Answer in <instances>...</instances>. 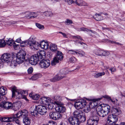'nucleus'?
<instances>
[{"label": "nucleus", "instance_id": "1", "mask_svg": "<svg viewBox=\"0 0 125 125\" xmlns=\"http://www.w3.org/2000/svg\"><path fill=\"white\" fill-rule=\"evenodd\" d=\"M39 44L36 41V38L34 35H32L27 40L22 42L20 44L21 47H24L27 46L31 49H37Z\"/></svg>", "mask_w": 125, "mask_h": 125}, {"label": "nucleus", "instance_id": "2", "mask_svg": "<svg viewBox=\"0 0 125 125\" xmlns=\"http://www.w3.org/2000/svg\"><path fill=\"white\" fill-rule=\"evenodd\" d=\"M45 52L44 51L37 52L36 54L31 56L29 59L30 63L32 65H36L40 60L45 57Z\"/></svg>", "mask_w": 125, "mask_h": 125}, {"label": "nucleus", "instance_id": "3", "mask_svg": "<svg viewBox=\"0 0 125 125\" xmlns=\"http://www.w3.org/2000/svg\"><path fill=\"white\" fill-rule=\"evenodd\" d=\"M67 70H61L54 77L51 79L50 81L54 82L62 79L65 77L66 75L68 73Z\"/></svg>", "mask_w": 125, "mask_h": 125}, {"label": "nucleus", "instance_id": "4", "mask_svg": "<svg viewBox=\"0 0 125 125\" xmlns=\"http://www.w3.org/2000/svg\"><path fill=\"white\" fill-rule=\"evenodd\" d=\"M11 91L12 92V97H14L18 99H20L22 97V94H27V92L23 90H20L17 91L15 87L12 88Z\"/></svg>", "mask_w": 125, "mask_h": 125}, {"label": "nucleus", "instance_id": "5", "mask_svg": "<svg viewBox=\"0 0 125 125\" xmlns=\"http://www.w3.org/2000/svg\"><path fill=\"white\" fill-rule=\"evenodd\" d=\"M74 117L78 119L81 122H83L85 120L84 113L83 111L79 110L75 111L73 113Z\"/></svg>", "mask_w": 125, "mask_h": 125}, {"label": "nucleus", "instance_id": "6", "mask_svg": "<svg viewBox=\"0 0 125 125\" xmlns=\"http://www.w3.org/2000/svg\"><path fill=\"white\" fill-rule=\"evenodd\" d=\"M26 53L23 50L20 51L17 55L16 61L17 63L20 64L23 63L25 58Z\"/></svg>", "mask_w": 125, "mask_h": 125}, {"label": "nucleus", "instance_id": "7", "mask_svg": "<svg viewBox=\"0 0 125 125\" xmlns=\"http://www.w3.org/2000/svg\"><path fill=\"white\" fill-rule=\"evenodd\" d=\"M99 120L98 117L93 116L87 121V125H97Z\"/></svg>", "mask_w": 125, "mask_h": 125}, {"label": "nucleus", "instance_id": "8", "mask_svg": "<svg viewBox=\"0 0 125 125\" xmlns=\"http://www.w3.org/2000/svg\"><path fill=\"white\" fill-rule=\"evenodd\" d=\"M28 111L26 110H23L18 112L14 115L16 118L20 119L25 117L28 116Z\"/></svg>", "mask_w": 125, "mask_h": 125}, {"label": "nucleus", "instance_id": "9", "mask_svg": "<svg viewBox=\"0 0 125 125\" xmlns=\"http://www.w3.org/2000/svg\"><path fill=\"white\" fill-rule=\"evenodd\" d=\"M117 116L113 114L109 115L107 119V122L109 125H112L113 123H115L118 121Z\"/></svg>", "mask_w": 125, "mask_h": 125}, {"label": "nucleus", "instance_id": "10", "mask_svg": "<svg viewBox=\"0 0 125 125\" xmlns=\"http://www.w3.org/2000/svg\"><path fill=\"white\" fill-rule=\"evenodd\" d=\"M86 104L85 100L82 99L77 101L74 104V106L76 108L78 109L83 108Z\"/></svg>", "mask_w": 125, "mask_h": 125}, {"label": "nucleus", "instance_id": "11", "mask_svg": "<svg viewBox=\"0 0 125 125\" xmlns=\"http://www.w3.org/2000/svg\"><path fill=\"white\" fill-rule=\"evenodd\" d=\"M62 115L56 112H51L49 114V117L54 120H57L62 117Z\"/></svg>", "mask_w": 125, "mask_h": 125}, {"label": "nucleus", "instance_id": "12", "mask_svg": "<svg viewBox=\"0 0 125 125\" xmlns=\"http://www.w3.org/2000/svg\"><path fill=\"white\" fill-rule=\"evenodd\" d=\"M0 106L6 109H8L12 108L13 104L10 102L3 101L1 103Z\"/></svg>", "mask_w": 125, "mask_h": 125}, {"label": "nucleus", "instance_id": "13", "mask_svg": "<svg viewBox=\"0 0 125 125\" xmlns=\"http://www.w3.org/2000/svg\"><path fill=\"white\" fill-rule=\"evenodd\" d=\"M36 108L39 114L41 115H44L47 112V109L46 107L42 105L36 106Z\"/></svg>", "mask_w": 125, "mask_h": 125}, {"label": "nucleus", "instance_id": "14", "mask_svg": "<svg viewBox=\"0 0 125 125\" xmlns=\"http://www.w3.org/2000/svg\"><path fill=\"white\" fill-rule=\"evenodd\" d=\"M43 59L40 61L39 64L40 65L41 68L46 69L49 66L50 64V61L49 60H45Z\"/></svg>", "mask_w": 125, "mask_h": 125}, {"label": "nucleus", "instance_id": "15", "mask_svg": "<svg viewBox=\"0 0 125 125\" xmlns=\"http://www.w3.org/2000/svg\"><path fill=\"white\" fill-rule=\"evenodd\" d=\"M38 44H39V46L36 49H37L39 47H40L42 49L46 50L49 47L48 42H47L45 41L44 40L41 42L40 43H38Z\"/></svg>", "mask_w": 125, "mask_h": 125}, {"label": "nucleus", "instance_id": "16", "mask_svg": "<svg viewBox=\"0 0 125 125\" xmlns=\"http://www.w3.org/2000/svg\"><path fill=\"white\" fill-rule=\"evenodd\" d=\"M68 121L69 122L73 125H79L80 123L79 120L74 117H70L68 119Z\"/></svg>", "mask_w": 125, "mask_h": 125}, {"label": "nucleus", "instance_id": "17", "mask_svg": "<svg viewBox=\"0 0 125 125\" xmlns=\"http://www.w3.org/2000/svg\"><path fill=\"white\" fill-rule=\"evenodd\" d=\"M12 57L10 55L7 53H4L1 57V60H3L4 61L9 63V62L12 59Z\"/></svg>", "mask_w": 125, "mask_h": 125}, {"label": "nucleus", "instance_id": "18", "mask_svg": "<svg viewBox=\"0 0 125 125\" xmlns=\"http://www.w3.org/2000/svg\"><path fill=\"white\" fill-rule=\"evenodd\" d=\"M6 88L5 87H1L0 88V98L1 100L6 98L5 96H3L6 93Z\"/></svg>", "mask_w": 125, "mask_h": 125}, {"label": "nucleus", "instance_id": "19", "mask_svg": "<svg viewBox=\"0 0 125 125\" xmlns=\"http://www.w3.org/2000/svg\"><path fill=\"white\" fill-rule=\"evenodd\" d=\"M98 106H100L102 108L101 109L103 110L107 115L109 113L110 107L108 104H103Z\"/></svg>", "mask_w": 125, "mask_h": 125}, {"label": "nucleus", "instance_id": "20", "mask_svg": "<svg viewBox=\"0 0 125 125\" xmlns=\"http://www.w3.org/2000/svg\"><path fill=\"white\" fill-rule=\"evenodd\" d=\"M101 108H102L100 106H98L96 108V111L98 114L100 116L104 117L107 114Z\"/></svg>", "mask_w": 125, "mask_h": 125}, {"label": "nucleus", "instance_id": "21", "mask_svg": "<svg viewBox=\"0 0 125 125\" xmlns=\"http://www.w3.org/2000/svg\"><path fill=\"white\" fill-rule=\"evenodd\" d=\"M63 105H56L55 109L56 111L61 113H63L65 112L66 109L65 107L62 106Z\"/></svg>", "mask_w": 125, "mask_h": 125}, {"label": "nucleus", "instance_id": "22", "mask_svg": "<svg viewBox=\"0 0 125 125\" xmlns=\"http://www.w3.org/2000/svg\"><path fill=\"white\" fill-rule=\"evenodd\" d=\"M74 3L80 6H86L88 5L87 3L83 0H74Z\"/></svg>", "mask_w": 125, "mask_h": 125}, {"label": "nucleus", "instance_id": "23", "mask_svg": "<svg viewBox=\"0 0 125 125\" xmlns=\"http://www.w3.org/2000/svg\"><path fill=\"white\" fill-rule=\"evenodd\" d=\"M103 97L107 99L109 101L112 102L114 104L118 105H119V103L118 102V100L116 99L113 98L112 99L110 96L107 95L103 96Z\"/></svg>", "mask_w": 125, "mask_h": 125}, {"label": "nucleus", "instance_id": "24", "mask_svg": "<svg viewBox=\"0 0 125 125\" xmlns=\"http://www.w3.org/2000/svg\"><path fill=\"white\" fill-rule=\"evenodd\" d=\"M61 100L60 96L57 95L54 97V101L53 102L56 105H62L63 103L61 102Z\"/></svg>", "mask_w": 125, "mask_h": 125}, {"label": "nucleus", "instance_id": "25", "mask_svg": "<svg viewBox=\"0 0 125 125\" xmlns=\"http://www.w3.org/2000/svg\"><path fill=\"white\" fill-rule=\"evenodd\" d=\"M36 106H32L30 109L31 114L34 116H37L39 114L38 110L36 109Z\"/></svg>", "mask_w": 125, "mask_h": 125}, {"label": "nucleus", "instance_id": "26", "mask_svg": "<svg viewBox=\"0 0 125 125\" xmlns=\"http://www.w3.org/2000/svg\"><path fill=\"white\" fill-rule=\"evenodd\" d=\"M112 112L113 114L117 116L121 113V111L120 108L118 107H113L112 109Z\"/></svg>", "mask_w": 125, "mask_h": 125}, {"label": "nucleus", "instance_id": "27", "mask_svg": "<svg viewBox=\"0 0 125 125\" xmlns=\"http://www.w3.org/2000/svg\"><path fill=\"white\" fill-rule=\"evenodd\" d=\"M50 48L51 51L53 52H56L58 51L57 45L55 44H51L50 46Z\"/></svg>", "mask_w": 125, "mask_h": 125}, {"label": "nucleus", "instance_id": "28", "mask_svg": "<svg viewBox=\"0 0 125 125\" xmlns=\"http://www.w3.org/2000/svg\"><path fill=\"white\" fill-rule=\"evenodd\" d=\"M94 102L90 103V105H86V104L85 106H84V108L83 109L84 111L86 113H88L89 112L90 110V105H93L94 104Z\"/></svg>", "mask_w": 125, "mask_h": 125}, {"label": "nucleus", "instance_id": "29", "mask_svg": "<svg viewBox=\"0 0 125 125\" xmlns=\"http://www.w3.org/2000/svg\"><path fill=\"white\" fill-rule=\"evenodd\" d=\"M17 63L16 60L15 61V60L12 58V59L8 63L12 67L14 68L16 66L17 64Z\"/></svg>", "mask_w": 125, "mask_h": 125}, {"label": "nucleus", "instance_id": "30", "mask_svg": "<svg viewBox=\"0 0 125 125\" xmlns=\"http://www.w3.org/2000/svg\"><path fill=\"white\" fill-rule=\"evenodd\" d=\"M44 15L46 17H52L53 15L52 12L50 11H47L41 13Z\"/></svg>", "mask_w": 125, "mask_h": 125}, {"label": "nucleus", "instance_id": "31", "mask_svg": "<svg viewBox=\"0 0 125 125\" xmlns=\"http://www.w3.org/2000/svg\"><path fill=\"white\" fill-rule=\"evenodd\" d=\"M58 60H61L63 59V56L61 52L58 51L57 52V55L55 57Z\"/></svg>", "mask_w": 125, "mask_h": 125}, {"label": "nucleus", "instance_id": "32", "mask_svg": "<svg viewBox=\"0 0 125 125\" xmlns=\"http://www.w3.org/2000/svg\"><path fill=\"white\" fill-rule=\"evenodd\" d=\"M23 122L25 125H29L31 123V120L27 116L23 118Z\"/></svg>", "mask_w": 125, "mask_h": 125}, {"label": "nucleus", "instance_id": "33", "mask_svg": "<svg viewBox=\"0 0 125 125\" xmlns=\"http://www.w3.org/2000/svg\"><path fill=\"white\" fill-rule=\"evenodd\" d=\"M42 76V75L40 73L36 74L31 77V79L32 80H35L41 77Z\"/></svg>", "mask_w": 125, "mask_h": 125}, {"label": "nucleus", "instance_id": "34", "mask_svg": "<svg viewBox=\"0 0 125 125\" xmlns=\"http://www.w3.org/2000/svg\"><path fill=\"white\" fill-rule=\"evenodd\" d=\"M102 51L98 49H95L93 51V53L96 55L99 56H101Z\"/></svg>", "mask_w": 125, "mask_h": 125}, {"label": "nucleus", "instance_id": "35", "mask_svg": "<svg viewBox=\"0 0 125 125\" xmlns=\"http://www.w3.org/2000/svg\"><path fill=\"white\" fill-rule=\"evenodd\" d=\"M29 96L32 99L36 100L38 99L40 97V95L38 94H30Z\"/></svg>", "mask_w": 125, "mask_h": 125}, {"label": "nucleus", "instance_id": "36", "mask_svg": "<svg viewBox=\"0 0 125 125\" xmlns=\"http://www.w3.org/2000/svg\"><path fill=\"white\" fill-rule=\"evenodd\" d=\"M55 104L53 102L52 103V102H50L49 103H47L46 104V106L49 110H52V109L54 107V105Z\"/></svg>", "mask_w": 125, "mask_h": 125}, {"label": "nucleus", "instance_id": "37", "mask_svg": "<svg viewBox=\"0 0 125 125\" xmlns=\"http://www.w3.org/2000/svg\"><path fill=\"white\" fill-rule=\"evenodd\" d=\"M67 51V52L69 54L73 55H77L78 50L74 51L73 50H68Z\"/></svg>", "mask_w": 125, "mask_h": 125}, {"label": "nucleus", "instance_id": "38", "mask_svg": "<svg viewBox=\"0 0 125 125\" xmlns=\"http://www.w3.org/2000/svg\"><path fill=\"white\" fill-rule=\"evenodd\" d=\"M95 15L96 16V17L95 18L96 20L97 21H100L103 19V17L100 15V14H98L96 13Z\"/></svg>", "mask_w": 125, "mask_h": 125}, {"label": "nucleus", "instance_id": "39", "mask_svg": "<svg viewBox=\"0 0 125 125\" xmlns=\"http://www.w3.org/2000/svg\"><path fill=\"white\" fill-rule=\"evenodd\" d=\"M6 44V42L4 40H0V47H4Z\"/></svg>", "mask_w": 125, "mask_h": 125}, {"label": "nucleus", "instance_id": "40", "mask_svg": "<svg viewBox=\"0 0 125 125\" xmlns=\"http://www.w3.org/2000/svg\"><path fill=\"white\" fill-rule=\"evenodd\" d=\"M105 74V73L104 72L99 73L96 74L94 76V77L95 78H98L99 77L102 76Z\"/></svg>", "mask_w": 125, "mask_h": 125}, {"label": "nucleus", "instance_id": "41", "mask_svg": "<svg viewBox=\"0 0 125 125\" xmlns=\"http://www.w3.org/2000/svg\"><path fill=\"white\" fill-rule=\"evenodd\" d=\"M8 119V117H4L1 118H0V120L2 122H9Z\"/></svg>", "mask_w": 125, "mask_h": 125}, {"label": "nucleus", "instance_id": "42", "mask_svg": "<svg viewBox=\"0 0 125 125\" xmlns=\"http://www.w3.org/2000/svg\"><path fill=\"white\" fill-rule=\"evenodd\" d=\"M59 61L55 57L53 58V60L52 61L51 64L52 65H54L56 63H58Z\"/></svg>", "mask_w": 125, "mask_h": 125}, {"label": "nucleus", "instance_id": "43", "mask_svg": "<svg viewBox=\"0 0 125 125\" xmlns=\"http://www.w3.org/2000/svg\"><path fill=\"white\" fill-rule=\"evenodd\" d=\"M78 54H79V56L81 57H83L86 54L84 52L81 51H78L77 55Z\"/></svg>", "mask_w": 125, "mask_h": 125}, {"label": "nucleus", "instance_id": "44", "mask_svg": "<svg viewBox=\"0 0 125 125\" xmlns=\"http://www.w3.org/2000/svg\"><path fill=\"white\" fill-rule=\"evenodd\" d=\"M13 42L12 41V40L10 39H9L8 40H6V44L8 45L9 46H11L13 43Z\"/></svg>", "mask_w": 125, "mask_h": 125}, {"label": "nucleus", "instance_id": "45", "mask_svg": "<svg viewBox=\"0 0 125 125\" xmlns=\"http://www.w3.org/2000/svg\"><path fill=\"white\" fill-rule=\"evenodd\" d=\"M30 13L31 18V17H33L34 18H36L37 17L38 15V13L37 12H30Z\"/></svg>", "mask_w": 125, "mask_h": 125}, {"label": "nucleus", "instance_id": "46", "mask_svg": "<svg viewBox=\"0 0 125 125\" xmlns=\"http://www.w3.org/2000/svg\"><path fill=\"white\" fill-rule=\"evenodd\" d=\"M64 23L66 25H69L73 23V22L72 20L67 19L64 22Z\"/></svg>", "mask_w": 125, "mask_h": 125}, {"label": "nucleus", "instance_id": "47", "mask_svg": "<svg viewBox=\"0 0 125 125\" xmlns=\"http://www.w3.org/2000/svg\"><path fill=\"white\" fill-rule=\"evenodd\" d=\"M36 25L38 28L40 30H42L44 29V26L39 23H36Z\"/></svg>", "mask_w": 125, "mask_h": 125}, {"label": "nucleus", "instance_id": "48", "mask_svg": "<svg viewBox=\"0 0 125 125\" xmlns=\"http://www.w3.org/2000/svg\"><path fill=\"white\" fill-rule=\"evenodd\" d=\"M46 99V97H43L41 98L40 100V103L41 104H45V100Z\"/></svg>", "mask_w": 125, "mask_h": 125}, {"label": "nucleus", "instance_id": "49", "mask_svg": "<svg viewBox=\"0 0 125 125\" xmlns=\"http://www.w3.org/2000/svg\"><path fill=\"white\" fill-rule=\"evenodd\" d=\"M8 118L9 122H11L16 119L14 115H12L11 116L8 117Z\"/></svg>", "mask_w": 125, "mask_h": 125}, {"label": "nucleus", "instance_id": "50", "mask_svg": "<svg viewBox=\"0 0 125 125\" xmlns=\"http://www.w3.org/2000/svg\"><path fill=\"white\" fill-rule=\"evenodd\" d=\"M109 54V52H108L103 51L102 52L101 56H107Z\"/></svg>", "mask_w": 125, "mask_h": 125}, {"label": "nucleus", "instance_id": "51", "mask_svg": "<svg viewBox=\"0 0 125 125\" xmlns=\"http://www.w3.org/2000/svg\"><path fill=\"white\" fill-rule=\"evenodd\" d=\"M76 59L74 57L70 58L69 60L70 62L73 63L76 62Z\"/></svg>", "mask_w": 125, "mask_h": 125}, {"label": "nucleus", "instance_id": "52", "mask_svg": "<svg viewBox=\"0 0 125 125\" xmlns=\"http://www.w3.org/2000/svg\"><path fill=\"white\" fill-rule=\"evenodd\" d=\"M72 37L73 39H78L81 41L83 40L82 38L79 36H73Z\"/></svg>", "mask_w": 125, "mask_h": 125}, {"label": "nucleus", "instance_id": "53", "mask_svg": "<svg viewBox=\"0 0 125 125\" xmlns=\"http://www.w3.org/2000/svg\"><path fill=\"white\" fill-rule=\"evenodd\" d=\"M65 1L69 5H70L72 3H74V1L73 0H65Z\"/></svg>", "mask_w": 125, "mask_h": 125}, {"label": "nucleus", "instance_id": "54", "mask_svg": "<svg viewBox=\"0 0 125 125\" xmlns=\"http://www.w3.org/2000/svg\"><path fill=\"white\" fill-rule=\"evenodd\" d=\"M30 13V12H26L25 15L24 17L31 18Z\"/></svg>", "mask_w": 125, "mask_h": 125}, {"label": "nucleus", "instance_id": "55", "mask_svg": "<svg viewBox=\"0 0 125 125\" xmlns=\"http://www.w3.org/2000/svg\"><path fill=\"white\" fill-rule=\"evenodd\" d=\"M51 100L50 98L49 97H46V99L45 100V103H49L50 102H51Z\"/></svg>", "mask_w": 125, "mask_h": 125}, {"label": "nucleus", "instance_id": "56", "mask_svg": "<svg viewBox=\"0 0 125 125\" xmlns=\"http://www.w3.org/2000/svg\"><path fill=\"white\" fill-rule=\"evenodd\" d=\"M109 70L111 71L112 74L114 73V72L116 71V69L114 67H112L109 69Z\"/></svg>", "mask_w": 125, "mask_h": 125}, {"label": "nucleus", "instance_id": "57", "mask_svg": "<svg viewBox=\"0 0 125 125\" xmlns=\"http://www.w3.org/2000/svg\"><path fill=\"white\" fill-rule=\"evenodd\" d=\"M33 71V69L32 67H30L28 70V73L29 74L31 73Z\"/></svg>", "mask_w": 125, "mask_h": 125}, {"label": "nucleus", "instance_id": "58", "mask_svg": "<svg viewBox=\"0 0 125 125\" xmlns=\"http://www.w3.org/2000/svg\"><path fill=\"white\" fill-rule=\"evenodd\" d=\"M78 43L82 45L84 48H85L87 47L86 44L83 42H79Z\"/></svg>", "mask_w": 125, "mask_h": 125}, {"label": "nucleus", "instance_id": "59", "mask_svg": "<svg viewBox=\"0 0 125 125\" xmlns=\"http://www.w3.org/2000/svg\"><path fill=\"white\" fill-rule=\"evenodd\" d=\"M15 123L18 125H20L21 122L20 120L18 119H17L15 121Z\"/></svg>", "mask_w": 125, "mask_h": 125}, {"label": "nucleus", "instance_id": "60", "mask_svg": "<svg viewBox=\"0 0 125 125\" xmlns=\"http://www.w3.org/2000/svg\"><path fill=\"white\" fill-rule=\"evenodd\" d=\"M48 125H57V123L54 122H52L49 123Z\"/></svg>", "mask_w": 125, "mask_h": 125}, {"label": "nucleus", "instance_id": "61", "mask_svg": "<svg viewBox=\"0 0 125 125\" xmlns=\"http://www.w3.org/2000/svg\"><path fill=\"white\" fill-rule=\"evenodd\" d=\"M21 41V40L20 38H18L17 39H16L15 41V42H16L18 43H20Z\"/></svg>", "mask_w": 125, "mask_h": 125}, {"label": "nucleus", "instance_id": "62", "mask_svg": "<svg viewBox=\"0 0 125 125\" xmlns=\"http://www.w3.org/2000/svg\"><path fill=\"white\" fill-rule=\"evenodd\" d=\"M89 31H90L91 33H93L94 34H95L96 33V32L91 30H89Z\"/></svg>", "mask_w": 125, "mask_h": 125}, {"label": "nucleus", "instance_id": "63", "mask_svg": "<svg viewBox=\"0 0 125 125\" xmlns=\"http://www.w3.org/2000/svg\"><path fill=\"white\" fill-rule=\"evenodd\" d=\"M22 98L26 100H27V99L26 98V97L25 95H24V94H22Z\"/></svg>", "mask_w": 125, "mask_h": 125}, {"label": "nucleus", "instance_id": "64", "mask_svg": "<svg viewBox=\"0 0 125 125\" xmlns=\"http://www.w3.org/2000/svg\"><path fill=\"white\" fill-rule=\"evenodd\" d=\"M62 35H63V36L65 38H67V35L65 33H63V34H62Z\"/></svg>", "mask_w": 125, "mask_h": 125}]
</instances>
